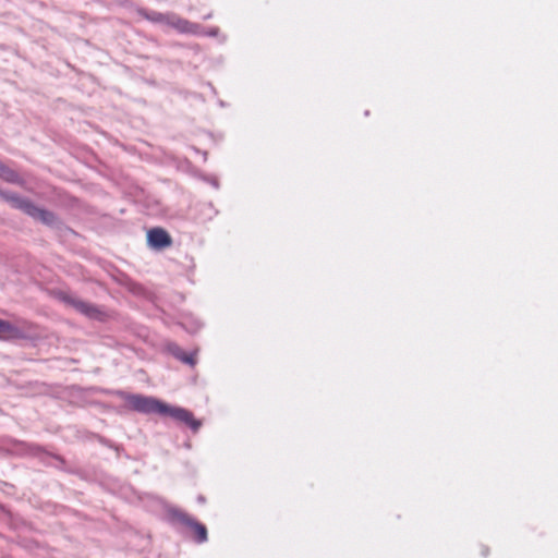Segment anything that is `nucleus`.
<instances>
[{"mask_svg": "<svg viewBox=\"0 0 558 558\" xmlns=\"http://www.w3.org/2000/svg\"><path fill=\"white\" fill-rule=\"evenodd\" d=\"M153 21L166 23L168 26L184 34H195L198 29V26L196 24H193L190 21L177 15L166 16L162 14H158V16L154 17Z\"/></svg>", "mask_w": 558, "mask_h": 558, "instance_id": "nucleus-3", "label": "nucleus"}, {"mask_svg": "<svg viewBox=\"0 0 558 558\" xmlns=\"http://www.w3.org/2000/svg\"><path fill=\"white\" fill-rule=\"evenodd\" d=\"M0 178L10 183L22 184L16 171L0 162Z\"/></svg>", "mask_w": 558, "mask_h": 558, "instance_id": "nucleus-7", "label": "nucleus"}, {"mask_svg": "<svg viewBox=\"0 0 558 558\" xmlns=\"http://www.w3.org/2000/svg\"><path fill=\"white\" fill-rule=\"evenodd\" d=\"M148 244L157 250L171 245L172 240L169 233L162 228H153L147 233Z\"/></svg>", "mask_w": 558, "mask_h": 558, "instance_id": "nucleus-4", "label": "nucleus"}, {"mask_svg": "<svg viewBox=\"0 0 558 558\" xmlns=\"http://www.w3.org/2000/svg\"><path fill=\"white\" fill-rule=\"evenodd\" d=\"M59 298L60 300H62L63 302L72 305L73 307H75L77 311L86 314V315H89L92 316L96 310L94 306H92L90 304L88 303H85L81 300H77V299H74L73 296H71L70 294H66V293H59Z\"/></svg>", "mask_w": 558, "mask_h": 558, "instance_id": "nucleus-6", "label": "nucleus"}, {"mask_svg": "<svg viewBox=\"0 0 558 558\" xmlns=\"http://www.w3.org/2000/svg\"><path fill=\"white\" fill-rule=\"evenodd\" d=\"M24 332L22 329L8 320L0 319V340L11 341L22 339Z\"/></svg>", "mask_w": 558, "mask_h": 558, "instance_id": "nucleus-5", "label": "nucleus"}, {"mask_svg": "<svg viewBox=\"0 0 558 558\" xmlns=\"http://www.w3.org/2000/svg\"><path fill=\"white\" fill-rule=\"evenodd\" d=\"M186 523L193 531L197 542H205L207 539V530L205 525L192 520H189Z\"/></svg>", "mask_w": 558, "mask_h": 558, "instance_id": "nucleus-8", "label": "nucleus"}, {"mask_svg": "<svg viewBox=\"0 0 558 558\" xmlns=\"http://www.w3.org/2000/svg\"><path fill=\"white\" fill-rule=\"evenodd\" d=\"M128 405L137 412L144 414L156 413L161 416H169L178 422L184 423L196 432L201 427V422L197 421L193 413L180 407L170 405L154 397L142 395H131L126 399Z\"/></svg>", "mask_w": 558, "mask_h": 558, "instance_id": "nucleus-1", "label": "nucleus"}, {"mask_svg": "<svg viewBox=\"0 0 558 558\" xmlns=\"http://www.w3.org/2000/svg\"><path fill=\"white\" fill-rule=\"evenodd\" d=\"M0 197L3 201L10 203L12 207L24 211L29 217L39 220L43 223L52 225L56 220L52 213L37 207L29 199L2 191H0Z\"/></svg>", "mask_w": 558, "mask_h": 558, "instance_id": "nucleus-2", "label": "nucleus"}, {"mask_svg": "<svg viewBox=\"0 0 558 558\" xmlns=\"http://www.w3.org/2000/svg\"><path fill=\"white\" fill-rule=\"evenodd\" d=\"M175 356L186 364H190V365L195 364L194 356L192 354L185 353L181 350L178 353H175Z\"/></svg>", "mask_w": 558, "mask_h": 558, "instance_id": "nucleus-9", "label": "nucleus"}]
</instances>
